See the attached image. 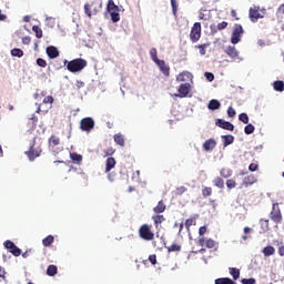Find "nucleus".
I'll list each match as a JSON object with an SVG mask.
<instances>
[{
  "label": "nucleus",
  "instance_id": "f257e3e1",
  "mask_svg": "<svg viewBox=\"0 0 284 284\" xmlns=\"http://www.w3.org/2000/svg\"><path fill=\"white\" fill-rule=\"evenodd\" d=\"M67 64V70L72 73L81 72L84 68H88V61L83 58H77L68 62L64 60V65Z\"/></svg>",
  "mask_w": 284,
  "mask_h": 284
},
{
  "label": "nucleus",
  "instance_id": "f03ea898",
  "mask_svg": "<svg viewBox=\"0 0 284 284\" xmlns=\"http://www.w3.org/2000/svg\"><path fill=\"white\" fill-rule=\"evenodd\" d=\"M101 8H103L101 0H93L91 3L84 4V13L89 19H92V14H99V12H101Z\"/></svg>",
  "mask_w": 284,
  "mask_h": 284
},
{
  "label": "nucleus",
  "instance_id": "7ed1b4c3",
  "mask_svg": "<svg viewBox=\"0 0 284 284\" xmlns=\"http://www.w3.org/2000/svg\"><path fill=\"white\" fill-rule=\"evenodd\" d=\"M265 17V9H261L260 6L254 4L248 10V18L252 23H256L258 19H263Z\"/></svg>",
  "mask_w": 284,
  "mask_h": 284
},
{
  "label": "nucleus",
  "instance_id": "20e7f679",
  "mask_svg": "<svg viewBox=\"0 0 284 284\" xmlns=\"http://www.w3.org/2000/svg\"><path fill=\"white\" fill-rule=\"evenodd\" d=\"M139 236L142 241H154V232L152 231V225L142 224L139 229Z\"/></svg>",
  "mask_w": 284,
  "mask_h": 284
},
{
  "label": "nucleus",
  "instance_id": "39448f33",
  "mask_svg": "<svg viewBox=\"0 0 284 284\" xmlns=\"http://www.w3.org/2000/svg\"><path fill=\"white\" fill-rule=\"evenodd\" d=\"M270 219L276 224L283 223V215L281 214V207H278V203H273Z\"/></svg>",
  "mask_w": 284,
  "mask_h": 284
},
{
  "label": "nucleus",
  "instance_id": "423d86ee",
  "mask_svg": "<svg viewBox=\"0 0 284 284\" xmlns=\"http://www.w3.org/2000/svg\"><path fill=\"white\" fill-rule=\"evenodd\" d=\"M201 22H195L191 28L190 39L192 43H196L201 40Z\"/></svg>",
  "mask_w": 284,
  "mask_h": 284
},
{
  "label": "nucleus",
  "instance_id": "0eeeda50",
  "mask_svg": "<svg viewBox=\"0 0 284 284\" xmlns=\"http://www.w3.org/2000/svg\"><path fill=\"white\" fill-rule=\"evenodd\" d=\"M243 26L241 24H235L232 36H231V43H233V45H236V43H239L241 41V37L243 36Z\"/></svg>",
  "mask_w": 284,
  "mask_h": 284
},
{
  "label": "nucleus",
  "instance_id": "6e6552de",
  "mask_svg": "<svg viewBox=\"0 0 284 284\" xmlns=\"http://www.w3.org/2000/svg\"><path fill=\"white\" fill-rule=\"evenodd\" d=\"M80 128L83 132H92L94 130V119L83 118L80 122Z\"/></svg>",
  "mask_w": 284,
  "mask_h": 284
},
{
  "label": "nucleus",
  "instance_id": "1a4fd4ad",
  "mask_svg": "<svg viewBox=\"0 0 284 284\" xmlns=\"http://www.w3.org/2000/svg\"><path fill=\"white\" fill-rule=\"evenodd\" d=\"M6 250H8L13 256H21V248L18 247L14 242L7 240L3 242Z\"/></svg>",
  "mask_w": 284,
  "mask_h": 284
},
{
  "label": "nucleus",
  "instance_id": "9d476101",
  "mask_svg": "<svg viewBox=\"0 0 284 284\" xmlns=\"http://www.w3.org/2000/svg\"><path fill=\"white\" fill-rule=\"evenodd\" d=\"M34 143H36V141L33 140V143L30 146L29 151L26 152V154L30 161H34V159H39V156H41V152H42L41 146H38L36 149Z\"/></svg>",
  "mask_w": 284,
  "mask_h": 284
},
{
  "label": "nucleus",
  "instance_id": "9b49d317",
  "mask_svg": "<svg viewBox=\"0 0 284 284\" xmlns=\"http://www.w3.org/2000/svg\"><path fill=\"white\" fill-rule=\"evenodd\" d=\"M215 124L217 128H222V130H227L229 132H234V124L232 122H227L223 119H217Z\"/></svg>",
  "mask_w": 284,
  "mask_h": 284
},
{
  "label": "nucleus",
  "instance_id": "f8f14e48",
  "mask_svg": "<svg viewBox=\"0 0 284 284\" xmlns=\"http://www.w3.org/2000/svg\"><path fill=\"white\" fill-rule=\"evenodd\" d=\"M155 63L164 77H170V65L165 64V60H158Z\"/></svg>",
  "mask_w": 284,
  "mask_h": 284
},
{
  "label": "nucleus",
  "instance_id": "ddd939ff",
  "mask_svg": "<svg viewBox=\"0 0 284 284\" xmlns=\"http://www.w3.org/2000/svg\"><path fill=\"white\" fill-rule=\"evenodd\" d=\"M38 123H39V118H37V115L33 114L31 118H29L27 122V128L29 132H34Z\"/></svg>",
  "mask_w": 284,
  "mask_h": 284
},
{
  "label": "nucleus",
  "instance_id": "4468645a",
  "mask_svg": "<svg viewBox=\"0 0 284 284\" xmlns=\"http://www.w3.org/2000/svg\"><path fill=\"white\" fill-rule=\"evenodd\" d=\"M190 83H183L179 87V94L181 99H184V97H187L190 94Z\"/></svg>",
  "mask_w": 284,
  "mask_h": 284
},
{
  "label": "nucleus",
  "instance_id": "2eb2a0df",
  "mask_svg": "<svg viewBox=\"0 0 284 284\" xmlns=\"http://www.w3.org/2000/svg\"><path fill=\"white\" fill-rule=\"evenodd\" d=\"M216 148V140L209 139L203 143V150L205 152H212Z\"/></svg>",
  "mask_w": 284,
  "mask_h": 284
},
{
  "label": "nucleus",
  "instance_id": "dca6fc26",
  "mask_svg": "<svg viewBox=\"0 0 284 284\" xmlns=\"http://www.w3.org/2000/svg\"><path fill=\"white\" fill-rule=\"evenodd\" d=\"M47 54L49 59H57V57H59V49L54 45H50L47 48Z\"/></svg>",
  "mask_w": 284,
  "mask_h": 284
},
{
  "label": "nucleus",
  "instance_id": "f3484780",
  "mask_svg": "<svg viewBox=\"0 0 284 284\" xmlns=\"http://www.w3.org/2000/svg\"><path fill=\"white\" fill-rule=\"evenodd\" d=\"M116 168V160L114 158H108L105 161V172H110Z\"/></svg>",
  "mask_w": 284,
  "mask_h": 284
},
{
  "label": "nucleus",
  "instance_id": "a211bd4d",
  "mask_svg": "<svg viewBox=\"0 0 284 284\" xmlns=\"http://www.w3.org/2000/svg\"><path fill=\"white\" fill-rule=\"evenodd\" d=\"M168 209V206L165 205V202H163V200L158 202V205L155 207H153V212L155 214H163V212H165V210Z\"/></svg>",
  "mask_w": 284,
  "mask_h": 284
},
{
  "label": "nucleus",
  "instance_id": "6ab92c4d",
  "mask_svg": "<svg viewBox=\"0 0 284 284\" xmlns=\"http://www.w3.org/2000/svg\"><path fill=\"white\" fill-rule=\"evenodd\" d=\"M61 144V139L57 135H51L49 138V148L51 150H54V148H57V145H60Z\"/></svg>",
  "mask_w": 284,
  "mask_h": 284
},
{
  "label": "nucleus",
  "instance_id": "aec40b11",
  "mask_svg": "<svg viewBox=\"0 0 284 284\" xmlns=\"http://www.w3.org/2000/svg\"><path fill=\"white\" fill-rule=\"evenodd\" d=\"M225 54H227V57H231V59H237L239 57V52L236 51V47H227L224 50Z\"/></svg>",
  "mask_w": 284,
  "mask_h": 284
},
{
  "label": "nucleus",
  "instance_id": "412c9836",
  "mask_svg": "<svg viewBox=\"0 0 284 284\" xmlns=\"http://www.w3.org/2000/svg\"><path fill=\"white\" fill-rule=\"evenodd\" d=\"M254 183H256V176L254 175H247L243 179L244 187H250V185H254Z\"/></svg>",
  "mask_w": 284,
  "mask_h": 284
},
{
  "label": "nucleus",
  "instance_id": "4be33fe9",
  "mask_svg": "<svg viewBox=\"0 0 284 284\" xmlns=\"http://www.w3.org/2000/svg\"><path fill=\"white\" fill-rule=\"evenodd\" d=\"M152 221H153L155 227L158 229L159 225H161V223L165 222V216L156 213V215L152 216Z\"/></svg>",
  "mask_w": 284,
  "mask_h": 284
},
{
  "label": "nucleus",
  "instance_id": "5701e85b",
  "mask_svg": "<svg viewBox=\"0 0 284 284\" xmlns=\"http://www.w3.org/2000/svg\"><path fill=\"white\" fill-rule=\"evenodd\" d=\"M113 139L116 145H120L121 148L125 146V138L123 136V134L118 133L113 136Z\"/></svg>",
  "mask_w": 284,
  "mask_h": 284
},
{
  "label": "nucleus",
  "instance_id": "b1692460",
  "mask_svg": "<svg viewBox=\"0 0 284 284\" xmlns=\"http://www.w3.org/2000/svg\"><path fill=\"white\" fill-rule=\"evenodd\" d=\"M70 159L73 161V163L81 165V163L83 161V155H81L79 153H70Z\"/></svg>",
  "mask_w": 284,
  "mask_h": 284
},
{
  "label": "nucleus",
  "instance_id": "393cba45",
  "mask_svg": "<svg viewBox=\"0 0 284 284\" xmlns=\"http://www.w3.org/2000/svg\"><path fill=\"white\" fill-rule=\"evenodd\" d=\"M229 272L234 281H239L241 278V271L236 267H230Z\"/></svg>",
  "mask_w": 284,
  "mask_h": 284
},
{
  "label": "nucleus",
  "instance_id": "a878e982",
  "mask_svg": "<svg viewBox=\"0 0 284 284\" xmlns=\"http://www.w3.org/2000/svg\"><path fill=\"white\" fill-rule=\"evenodd\" d=\"M58 272H59V268L57 267V265L51 264L47 268L48 276H57Z\"/></svg>",
  "mask_w": 284,
  "mask_h": 284
},
{
  "label": "nucleus",
  "instance_id": "bb28decb",
  "mask_svg": "<svg viewBox=\"0 0 284 284\" xmlns=\"http://www.w3.org/2000/svg\"><path fill=\"white\" fill-rule=\"evenodd\" d=\"M209 110H219L221 108V102L219 100H211L207 104Z\"/></svg>",
  "mask_w": 284,
  "mask_h": 284
},
{
  "label": "nucleus",
  "instance_id": "cd10ccee",
  "mask_svg": "<svg viewBox=\"0 0 284 284\" xmlns=\"http://www.w3.org/2000/svg\"><path fill=\"white\" fill-rule=\"evenodd\" d=\"M276 252V250L274 248V246L272 245H268V246H265L263 248V254L264 256H273V254Z\"/></svg>",
  "mask_w": 284,
  "mask_h": 284
},
{
  "label": "nucleus",
  "instance_id": "c85d7f7f",
  "mask_svg": "<svg viewBox=\"0 0 284 284\" xmlns=\"http://www.w3.org/2000/svg\"><path fill=\"white\" fill-rule=\"evenodd\" d=\"M52 243H54V236H52V235H48L47 237H44L42 240V245L44 247H50V245H52Z\"/></svg>",
  "mask_w": 284,
  "mask_h": 284
},
{
  "label": "nucleus",
  "instance_id": "c756f323",
  "mask_svg": "<svg viewBox=\"0 0 284 284\" xmlns=\"http://www.w3.org/2000/svg\"><path fill=\"white\" fill-rule=\"evenodd\" d=\"M195 48H197L201 57H205L207 48H210V43L199 44Z\"/></svg>",
  "mask_w": 284,
  "mask_h": 284
},
{
  "label": "nucleus",
  "instance_id": "7c9ffc66",
  "mask_svg": "<svg viewBox=\"0 0 284 284\" xmlns=\"http://www.w3.org/2000/svg\"><path fill=\"white\" fill-rule=\"evenodd\" d=\"M215 284H235L230 277H220L215 280Z\"/></svg>",
  "mask_w": 284,
  "mask_h": 284
},
{
  "label": "nucleus",
  "instance_id": "2f4dec72",
  "mask_svg": "<svg viewBox=\"0 0 284 284\" xmlns=\"http://www.w3.org/2000/svg\"><path fill=\"white\" fill-rule=\"evenodd\" d=\"M225 28H227V22L225 21L220 22L216 27L211 26L212 32H219V30H225Z\"/></svg>",
  "mask_w": 284,
  "mask_h": 284
},
{
  "label": "nucleus",
  "instance_id": "473e14b6",
  "mask_svg": "<svg viewBox=\"0 0 284 284\" xmlns=\"http://www.w3.org/2000/svg\"><path fill=\"white\" fill-rule=\"evenodd\" d=\"M222 139L224 141V148H227V145H232V143H234L233 135H222Z\"/></svg>",
  "mask_w": 284,
  "mask_h": 284
},
{
  "label": "nucleus",
  "instance_id": "72a5a7b5",
  "mask_svg": "<svg viewBox=\"0 0 284 284\" xmlns=\"http://www.w3.org/2000/svg\"><path fill=\"white\" fill-rule=\"evenodd\" d=\"M187 79H190V72H182L176 77V81L179 82H185Z\"/></svg>",
  "mask_w": 284,
  "mask_h": 284
},
{
  "label": "nucleus",
  "instance_id": "f704fd0d",
  "mask_svg": "<svg viewBox=\"0 0 284 284\" xmlns=\"http://www.w3.org/2000/svg\"><path fill=\"white\" fill-rule=\"evenodd\" d=\"M108 11L109 12H119V7L114 4V0H109Z\"/></svg>",
  "mask_w": 284,
  "mask_h": 284
},
{
  "label": "nucleus",
  "instance_id": "c9c22d12",
  "mask_svg": "<svg viewBox=\"0 0 284 284\" xmlns=\"http://www.w3.org/2000/svg\"><path fill=\"white\" fill-rule=\"evenodd\" d=\"M213 183H214L215 187H220V190H223V187H225V181H223L222 178H215Z\"/></svg>",
  "mask_w": 284,
  "mask_h": 284
},
{
  "label": "nucleus",
  "instance_id": "e433bc0d",
  "mask_svg": "<svg viewBox=\"0 0 284 284\" xmlns=\"http://www.w3.org/2000/svg\"><path fill=\"white\" fill-rule=\"evenodd\" d=\"M43 105H49L48 109L52 108L54 103V98L52 95L45 97L42 101Z\"/></svg>",
  "mask_w": 284,
  "mask_h": 284
},
{
  "label": "nucleus",
  "instance_id": "4c0bfd02",
  "mask_svg": "<svg viewBox=\"0 0 284 284\" xmlns=\"http://www.w3.org/2000/svg\"><path fill=\"white\" fill-rule=\"evenodd\" d=\"M273 88L276 92H283L284 90V82L283 81H275Z\"/></svg>",
  "mask_w": 284,
  "mask_h": 284
},
{
  "label": "nucleus",
  "instance_id": "58836bf2",
  "mask_svg": "<svg viewBox=\"0 0 284 284\" xmlns=\"http://www.w3.org/2000/svg\"><path fill=\"white\" fill-rule=\"evenodd\" d=\"M150 57H151L152 61H154V63H158V61H161V60L159 59L156 48H152V49L150 50Z\"/></svg>",
  "mask_w": 284,
  "mask_h": 284
},
{
  "label": "nucleus",
  "instance_id": "ea45409f",
  "mask_svg": "<svg viewBox=\"0 0 284 284\" xmlns=\"http://www.w3.org/2000/svg\"><path fill=\"white\" fill-rule=\"evenodd\" d=\"M110 14L113 23H119V21H121V16L119 14V11H111Z\"/></svg>",
  "mask_w": 284,
  "mask_h": 284
},
{
  "label": "nucleus",
  "instance_id": "a19ab883",
  "mask_svg": "<svg viewBox=\"0 0 284 284\" xmlns=\"http://www.w3.org/2000/svg\"><path fill=\"white\" fill-rule=\"evenodd\" d=\"M11 57H18V59H21V57H23V50H21L19 48L12 49Z\"/></svg>",
  "mask_w": 284,
  "mask_h": 284
},
{
  "label": "nucleus",
  "instance_id": "79ce46f5",
  "mask_svg": "<svg viewBox=\"0 0 284 284\" xmlns=\"http://www.w3.org/2000/svg\"><path fill=\"white\" fill-rule=\"evenodd\" d=\"M32 30L36 33L37 39H42L43 38V30H41L39 28V26H33Z\"/></svg>",
  "mask_w": 284,
  "mask_h": 284
},
{
  "label": "nucleus",
  "instance_id": "37998d69",
  "mask_svg": "<svg viewBox=\"0 0 284 284\" xmlns=\"http://www.w3.org/2000/svg\"><path fill=\"white\" fill-rule=\"evenodd\" d=\"M202 196H203L204 199H207V196H212V187H210V186H204V187L202 189Z\"/></svg>",
  "mask_w": 284,
  "mask_h": 284
},
{
  "label": "nucleus",
  "instance_id": "c03bdc74",
  "mask_svg": "<svg viewBox=\"0 0 284 284\" xmlns=\"http://www.w3.org/2000/svg\"><path fill=\"white\" fill-rule=\"evenodd\" d=\"M239 121L247 125V123H250V116L247 115V113H241L239 115Z\"/></svg>",
  "mask_w": 284,
  "mask_h": 284
},
{
  "label": "nucleus",
  "instance_id": "a18cd8bd",
  "mask_svg": "<svg viewBox=\"0 0 284 284\" xmlns=\"http://www.w3.org/2000/svg\"><path fill=\"white\" fill-rule=\"evenodd\" d=\"M184 225H185L187 232H190V227H192V225H196V221L193 217L187 219L185 221Z\"/></svg>",
  "mask_w": 284,
  "mask_h": 284
},
{
  "label": "nucleus",
  "instance_id": "49530a36",
  "mask_svg": "<svg viewBox=\"0 0 284 284\" xmlns=\"http://www.w3.org/2000/svg\"><path fill=\"white\" fill-rule=\"evenodd\" d=\"M205 247H207L209 250H214V247H216V242L212 239H209L205 242Z\"/></svg>",
  "mask_w": 284,
  "mask_h": 284
},
{
  "label": "nucleus",
  "instance_id": "de8ad7c7",
  "mask_svg": "<svg viewBox=\"0 0 284 284\" xmlns=\"http://www.w3.org/2000/svg\"><path fill=\"white\" fill-rule=\"evenodd\" d=\"M254 130H256V128H254V124H247L244 128L245 134H254Z\"/></svg>",
  "mask_w": 284,
  "mask_h": 284
},
{
  "label": "nucleus",
  "instance_id": "09e8293b",
  "mask_svg": "<svg viewBox=\"0 0 284 284\" xmlns=\"http://www.w3.org/2000/svg\"><path fill=\"white\" fill-rule=\"evenodd\" d=\"M168 252H181V245L172 244L171 246L166 247Z\"/></svg>",
  "mask_w": 284,
  "mask_h": 284
},
{
  "label": "nucleus",
  "instance_id": "8fccbe9b",
  "mask_svg": "<svg viewBox=\"0 0 284 284\" xmlns=\"http://www.w3.org/2000/svg\"><path fill=\"white\" fill-rule=\"evenodd\" d=\"M171 7L173 16L176 17V12H179V4L176 3V0H171Z\"/></svg>",
  "mask_w": 284,
  "mask_h": 284
},
{
  "label": "nucleus",
  "instance_id": "3c124183",
  "mask_svg": "<svg viewBox=\"0 0 284 284\" xmlns=\"http://www.w3.org/2000/svg\"><path fill=\"white\" fill-rule=\"evenodd\" d=\"M221 176H223V179H229V176H232V171L227 170V169H222L220 171Z\"/></svg>",
  "mask_w": 284,
  "mask_h": 284
},
{
  "label": "nucleus",
  "instance_id": "603ef678",
  "mask_svg": "<svg viewBox=\"0 0 284 284\" xmlns=\"http://www.w3.org/2000/svg\"><path fill=\"white\" fill-rule=\"evenodd\" d=\"M114 152H116V150L112 146H109L106 148L103 153H104V156H112V154H114Z\"/></svg>",
  "mask_w": 284,
  "mask_h": 284
},
{
  "label": "nucleus",
  "instance_id": "864d4df0",
  "mask_svg": "<svg viewBox=\"0 0 284 284\" xmlns=\"http://www.w3.org/2000/svg\"><path fill=\"white\" fill-rule=\"evenodd\" d=\"M37 65H39V68H47L48 62L43 58H38L37 59Z\"/></svg>",
  "mask_w": 284,
  "mask_h": 284
},
{
  "label": "nucleus",
  "instance_id": "5fc2aeb1",
  "mask_svg": "<svg viewBox=\"0 0 284 284\" xmlns=\"http://www.w3.org/2000/svg\"><path fill=\"white\" fill-rule=\"evenodd\" d=\"M185 192H187V187L185 186H180L175 190L176 196H181L182 194H185Z\"/></svg>",
  "mask_w": 284,
  "mask_h": 284
},
{
  "label": "nucleus",
  "instance_id": "6e6d98bb",
  "mask_svg": "<svg viewBox=\"0 0 284 284\" xmlns=\"http://www.w3.org/2000/svg\"><path fill=\"white\" fill-rule=\"evenodd\" d=\"M226 187H227L229 190H234V187H236V181H234V180H227V181H226Z\"/></svg>",
  "mask_w": 284,
  "mask_h": 284
},
{
  "label": "nucleus",
  "instance_id": "4d7b16f0",
  "mask_svg": "<svg viewBox=\"0 0 284 284\" xmlns=\"http://www.w3.org/2000/svg\"><path fill=\"white\" fill-rule=\"evenodd\" d=\"M227 115L231 118V119H234V116H236V110H234V108L230 106L227 109Z\"/></svg>",
  "mask_w": 284,
  "mask_h": 284
},
{
  "label": "nucleus",
  "instance_id": "13d9d810",
  "mask_svg": "<svg viewBox=\"0 0 284 284\" xmlns=\"http://www.w3.org/2000/svg\"><path fill=\"white\" fill-rule=\"evenodd\" d=\"M6 268L3 266H0V282L6 281Z\"/></svg>",
  "mask_w": 284,
  "mask_h": 284
},
{
  "label": "nucleus",
  "instance_id": "bf43d9fd",
  "mask_svg": "<svg viewBox=\"0 0 284 284\" xmlns=\"http://www.w3.org/2000/svg\"><path fill=\"white\" fill-rule=\"evenodd\" d=\"M204 77H205L206 81H210V82L214 81V73L205 72Z\"/></svg>",
  "mask_w": 284,
  "mask_h": 284
},
{
  "label": "nucleus",
  "instance_id": "052dcab7",
  "mask_svg": "<svg viewBox=\"0 0 284 284\" xmlns=\"http://www.w3.org/2000/svg\"><path fill=\"white\" fill-rule=\"evenodd\" d=\"M243 284H256V280L255 278H243L242 280Z\"/></svg>",
  "mask_w": 284,
  "mask_h": 284
},
{
  "label": "nucleus",
  "instance_id": "680f3d73",
  "mask_svg": "<svg viewBox=\"0 0 284 284\" xmlns=\"http://www.w3.org/2000/svg\"><path fill=\"white\" fill-rule=\"evenodd\" d=\"M248 170H250V172H256V170H258V164H256V163H251V164L248 165Z\"/></svg>",
  "mask_w": 284,
  "mask_h": 284
},
{
  "label": "nucleus",
  "instance_id": "e2e57ef3",
  "mask_svg": "<svg viewBox=\"0 0 284 284\" xmlns=\"http://www.w3.org/2000/svg\"><path fill=\"white\" fill-rule=\"evenodd\" d=\"M31 41H32V39L30 37L22 38L23 45H30Z\"/></svg>",
  "mask_w": 284,
  "mask_h": 284
},
{
  "label": "nucleus",
  "instance_id": "0e129e2a",
  "mask_svg": "<svg viewBox=\"0 0 284 284\" xmlns=\"http://www.w3.org/2000/svg\"><path fill=\"white\" fill-rule=\"evenodd\" d=\"M149 261L152 265H156V254L150 255Z\"/></svg>",
  "mask_w": 284,
  "mask_h": 284
},
{
  "label": "nucleus",
  "instance_id": "69168bd1",
  "mask_svg": "<svg viewBox=\"0 0 284 284\" xmlns=\"http://www.w3.org/2000/svg\"><path fill=\"white\" fill-rule=\"evenodd\" d=\"M205 232H207V227L201 226V227L199 229V234H200V236H203V234H205Z\"/></svg>",
  "mask_w": 284,
  "mask_h": 284
},
{
  "label": "nucleus",
  "instance_id": "338daca9",
  "mask_svg": "<svg viewBox=\"0 0 284 284\" xmlns=\"http://www.w3.org/2000/svg\"><path fill=\"white\" fill-rule=\"evenodd\" d=\"M207 240H205V237H202L199 240V245L200 247H205V243H206Z\"/></svg>",
  "mask_w": 284,
  "mask_h": 284
},
{
  "label": "nucleus",
  "instance_id": "774afa93",
  "mask_svg": "<svg viewBox=\"0 0 284 284\" xmlns=\"http://www.w3.org/2000/svg\"><path fill=\"white\" fill-rule=\"evenodd\" d=\"M278 254L280 256H284V246H280Z\"/></svg>",
  "mask_w": 284,
  "mask_h": 284
}]
</instances>
